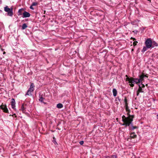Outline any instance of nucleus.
Listing matches in <instances>:
<instances>
[{"label":"nucleus","instance_id":"12","mask_svg":"<svg viewBox=\"0 0 158 158\" xmlns=\"http://www.w3.org/2000/svg\"><path fill=\"white\" fill-rule=\"evenodd\" d=\"M113 95L114 97L116 96L117 95V91L115 89H113L112 90Z\"/></svg>","mask_w":158,"mask_h":158},{"label":"nucleus","instance_id":"6","mask_svg":"<svg viewBox=\"0 0 158 158\" xmlns=\"http://www.w3.org/2000/svg\"><path fill=\"white\" fill-rule=\"evenodd\" d=\"M126 77H127L126 78V81H128L129 83H135V79L134 80L135 78H132V77H131V78H130L128 77V76L127 75H126Z\"/></svg>","mask_w":158,"mask_h":158},{"label":"nucleus","instance_id":"5","mask_svg":"<svg viewBox=\"0 0 158 158\" xmlns=\"http://www.w3.org/2000/svg\"><path fill=\"white\" fill-rule=\"evenodd\" d=\"M0 108L3 110V112L6 113H8V110L6 105H3L2 104L0 106Z\"/></svg>","mask_w":158,"mask_h":158},{"label":"nucleus","instance_id":"16","mask_svg":"<svg viewBox=\"0 0 158 158\" xmlns=\"http://www.w3.org/2000/svg\"><path fill=\"white\" fill-rule=\"evenodd\" d=\"M27 27V25L26 23H24L22 26V30L25 29Z\"/></svg>","mask_w":158,"mask_h":158},{"label":"nucleus","instance_id":"4","mask_svg":"<svg viewBox=\"0 0 158 158\" xmlns=\"http://www.w3.org/2000/svg\"><path fill=\"white\" fill-rule=\"evenodd\" d=\"M152 41L149 39H148L145 42V44L147 47L149 48L152 47Z\"/></svg>","mask_w":158,"mask_h":158},{"label":"nucleus","instance_id":"30","mask_svg":"<svg viewBox=\"0 0 158 158\" xmlns=\"http://www.w3.org/2000/svg\"><path fill=\"white\" fill-rule=\"evenodd\" d=\"M117 99H118V100L120 102L121 101V99H120L119 98V97H117Z\"/></svg>","mask_w":158,"mask_h":158},{"label":"nucleus","instance_id":"34","mask_svg":"<svg viewBox=\"0 0 158 158\" xmlns=\"http://www.w3.org/2000/svg\"><path fill=\"white\" fill-rule=\"evenodd\" d=\"M135 32H137V30H135Z\"/></svg>","mask_w":158,"mask_h":158},{"label":"nucleus","instance_id":"10","mask_svg":"<svg viewBox=\"0 0 158 158\" xmlns=\"http://www.w3.org/2000/svg\"><path fill=\"white\" fill-rule=\"evenodd\" d=\"M35 86L34 85L33 83H31L30 85V87L29 89V90L31 91V92H33L34 90V88Z\"/></svg>","mask_w":158,"mask_h":158},{"label":"nucleus","instance_id":"33","mask_svg":"<svg viewBox=\"0 0 158 158\" xmlns=\"http://www.w3.org/2000/svg\"><path fill=\"white\" fill-rule=\"evenodd\" d=\"M132 38V39H133V40H135V38Z\"/></svg>","mask_w":158,"mask_h":158},{"label":"nucleus","instance_id":"22","mask_svg":"<svg viewBox=\"0 0 158 158\" xmlns=\"http://www.w3.org/2000/svg\"><path fill=\"white\" fill-rule=\"evenodd\" d=\"M37 4H38L37 2H33L32 3L31 5L33 6H36L37 5Z\"/></svg>","mask_w":158,"mask_h":158},{"label":"nucleus","instance_id":"21","mask_svg":"<svg viewBox=\"0 0 158 158\" xmlns=\"http://www.w3.org/2000/svg\"><path fill=\"white\" fill-rule=\"evenodd\" d=\"M53 139L52 140V142L55 144H57V142H56V138L54 137H53Z\"/></svg>","mask_w":158,"mask_h":158},{"label":"nucleus","instance_id":"26","mask_svg":"<svg viewBox=\"0 0 158 158\" xmlns=\"http://www.w3.org/2000/svg\"><path fill=\"white\" fill-rule=\"evenodd\" d=\"M138 43L137 41H134L133 43V45H134V46L135 45H136L137 43Z\"/></svg>","mask_w":158,"mask_h":158},{"label":"nucleus","instance_id":"3","mask_svg":"<svg viewBox=\"0 0 158 158\" xmlns=\"http://www.w3.org/2000/svg\"><path fill=\"white\" fill-rule=\"evenodd\" d=\"M144 77H148V74L144 75L143 73L142 75L139 76V78L138 79L137 78H135V82L136 84H138L141 82L143 80Z\"/></svg>","mask_w":158,"mask_h":158},{"label":"nucleus","instance_id":"27","mask_svg":"<svg viewBox=\"0 0 158 158\" xmlns=\"http://www.w3.org/2000/svg\"><path fill=\"white\" fill-rule=\"evenodd\" d=\"M130 85L131 87H133L134 85V84L133 83H131V84H130Z\"/></svg>","mask_w":158,"mask_h":158},{"label":"nucleus","instance_id":"35","mask_svg":"<svg viewBox=\"0 0 158 158\" xmlns=\"http://www.w3.org/2000/svg\"><path fill=\"white\" fill-rule=\"evenodd\" d=\"M15 115V114H14L13 115Z\"/></svg>","mask_w":158,"mask_h":158},{"label":"nucleus","instance_id":"18","mask_svg":"<svg viewBox=\"0 0 158 158\" xmlns=\"http://www.w3.org/2000/svg\"><path fill=\"white\" fill-rule=\"evenodd\" d=\"M26 108L24 107V104H23L21 107V110L24 112Z\"/></svg>","mask_w":158,"mask_h":158},{"label":"nucleus","instance_id":"19","mask_svg":"<svg viewBox=\"0 0 158 158\" xmlns=\"http://www.w3.org/2000/svg\"><path fill=\"white\" fill-rule=\"evenodd\" d=\"M44 99V98L42 96H40V97L39 100L41 102H43V100Z\"/></svg>","mask_w":158,"mask_h":158},{"label":"nucleus","instance_id":"11","mask_svg":"<svg viewBox=\"0 0 158 158\" xmlns=\"http://www.w3.org/2000/svg\"><path fill=\"white\" fill-rule=\"evenodd\" d=\"M152 45L151 47L152 48H154L155 47L158 46V44L154 41H152Z\"/></svg>","mask_w":158,"mask_h":158},{"label":"nucleus","instance_id":"25","mask_svg":"<svg viewBox=\"0 0 158 158\" xmlns=\"http://www.w3.org/2000/svg\"><path fill=\"white\" fill-rule=\"evenodd\" d=\"M84 143V142L83 141H81L79 143L81 145H82Z\"/></svg>","mask_w":158,"mask_h":158},{"label":"nucleus","instance_id":"2","mask_svg":"<svg viewBox=\"0 0 158 158\" xmlns=\"http://www.w3.org/2000/svg\"><path fill=\"white\" fill-rule=\"evenodd\" d=\"M4 11L7 12V15L10 17H12L13 15V9L12 8H9L8 6H6L4 7Z\"/></svg>","mask_w":158,"mask_h":158},{"label":"nucleus","instance_id":"13","mask_svg":"<svg viewBox=\"0 0 158 158\" xmlns=\"http://www.w3.org/2000/svg\"><path fill=\"white\" fill-rule=\"evenodd\" d=\"M23 10H24V9L23 8L19 9L18 11V15L19 16L22 15L23 13H22V12Z\"/></svg>","mask_w":158,"mask_h":158},{"label":"nucleus","instance_id":"31","mask_svg":"<svg viewBox=\"0 0 158 158\" xmlns=\"http://www.w3.org/2000/svg\"><path fill=\"white\" fill-rule=\"evenodd\" d=\"M139 93H140V92H138V91L137 90V94H136L137 96H139Z\"/></svg>","mask_w":158,"mask_h":158},{"label":"nucleus","instance_id":"23","mask_svg":"<svg viewBox=\"0 0 158 158\" xmlns=\"http://www.w3.org/2000/svg\"><path fill=\"white\" fill-rule=\"evenodd\" d=\"M137 128V127L136 126H132V130H134L135 129H136Z\"/></svg>","mask_w":158,"mask_h":158},{"label":"nucleus","instance_id":"20","mask_svg":"<svg viewBox=\"0 0 158 158\" xmlns=\"http://www.w3.org/2000/svg\"><path fill=\"white\" fill-rule=\"evenodd\" d=\"M147 48H148L146 46L144 47L142 51V52H144L145 51H146L147 50Z\"/></svg>","mask_w":158,"mask_h":158},{"label":"nucleus","instance_id":"32","mask_svg":"<svg viewBox=\"0 0 158 158\" xmlns=\"http://www.w3.org/2000/svg\"><path fill=\"white\" fill-rule=\"evenodd\" d=\"M127 105H128V103L127 102L125 103V106H127Z\"/></svg>","mask_w":158,"mask_h":158},{"label":"nucleus","instance_id":"17","mask_svg":"<svg viewBox=\"0 0 158 158\" xmlns=\"http://www.w3.org/2000/svg\"><path fill=\"white\" fill-rule=\"evenodd\" d=\"M31 91L30 90H29V89L27 91V94H26L25 95H31L32 94H31Z\"/></svg>","mask_w":158,"mask_h":158},{"label":"nucleus","instance_id":"7","mask_svg":"<svg viewBox=\"0 0 158 158\" xmlns=\"http://www.w3.org/2000/svg\"><path fill=\"white\" fill-rule=\"evenodd\" d=\"M139 85V88L138 90V91L139 92L143 93V90L142 88H144L145 87V85L143 84H141L140 85Z\"/></svg>","mask_w":158,"mask_h":158},{"label":"nucleus","instance_id":"29","mask_svg":"<svg viewBox=\"0 0 158 158\" xmlns=\"http://www.w3.org/2000/svg\"><path fill=\"white\" fill-rule=\"evenodd\" d=\"M124 102L125 103L127 102V99L126 98H125Z\"/></svg>","mask_w":158,"mask_h":158},{"label":"nucleus","instance_id":"9","mask_svg":"<svg viewBox=\"0 0 158 158\" xmlns=\"http://www.w3.org/2000/svg\"><path fill=\"white\" fill-rule=\"evenodd\" d=\"M15 101L14 99L12 98L11 99V107L13 109H15Z\"/></svg>","mask_w":158,"mask_h":158},{"label":"nucleus","instance_id":"28","mask_svg":"<svg viewBox=\"0 0 158 158\" xmlns=\"http://www.w3.org/2000/svg\"><path fill=\"white\" fill-rule=\"evenodd\" d=\"M33 6L32 5H31L30 6V8L31 9H32V10H34V8L33 7Z\"/></svg>","mask_w":158,"mask_h":158},{"label":"nucleus","instance_id":"8","mask_svg":"<svg viewBox=\"0 0 158 158\" xmlns=\"http://www.w3.org/2000/svg\"><path fill=\"white\" fill-rule=\"evenodd\" d=\"M23 15L22 16L23 18H27L29 17L31 15V14L28 12L25 11L23 14Z\"/></svg>","mask_w":158,"mask_h":158},{"label":"nucleus","instance_id":"1","mask_svg":"<svg viewBox=\"0 0 158 158\" xmlns=\"http://www.w3.org/2000/svg\"><path fill=\"white\" fill-rule=\"evenodd\" d=\"M125 109L127 113V114L128 116L126 117L124 115H123L122 117V121L123 122V125H125L126 127L129 126L130 124L132 125V122L133 121V118H134V115H131L129 113L130 110L129 109L128 105L125 106Z\"/></svg>","mask_w":158,"mask_h":158},{"label":"nucleus","instance_id":"24","mask_svg":"<svg viewBox=\"0 0 158 158\" xmlns=\"http://www.w3.org/2000/svg\"><path fill=\"white\" fill-rule=\"evenodd\" d=\"M110 158H117V157L115 155H112L111 156Z\"/></svg>","mask_w":158,"mask_h":158},{"label":"nucleus","instance_id":"14","mask_svg":"<svg viewBox=\"0 0 158 158\" xmlns=\"http://www.w3.org/2000/svg\"><path fill=\"white\" fill-rule=\"evenodd\" d=\"M136 136V135L135 134L134 132H133L131 134L130 137L132 138H135Z\"/></svg>","mask_w":158,"mask_h":158},{"label":"nucleus","instance_id":"15","mask_svg":"<svg viewBox=\"0 0 158 158\" xmlns=\"http://www.w3.org/2000/svg\"><path fill=\"white\" fill-rule=\"evenodd\" d=\"M56 107L58 108H61L63 107V105L61 103H58Z\"/></svg>","mask_w":158,"mask_h":158}]
</instances>
